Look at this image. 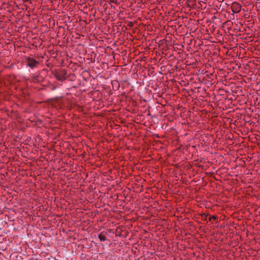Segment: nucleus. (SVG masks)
<instances>
[{
  "mask_svg": "<svg viewBox=\"0 0 260 260\" xmlns=\"http://www.w3.org/2000/svg\"><path fill=\"white\" fill-rule=\"evenodd\" d=\"M231 8L233 14L238 13L241 11V5L236 2H234L232 4Z\"/></svg>",
  "mask_w": 260,
  "mask_h": 260,
  "instance_id": "1",
  "label": "nucleus"
},
{
  "mask_svg": "<svg viewBox=\"0 0 260 260\" xmlns=\"http://www.w3.org/2000/svg\"><path fill=\"white\" fill-rule=\"evenodd\" d=\"M107 232H101L100 234H99L98 235V238L100 240V241L101 242H104V241H107L108 240V239L107 238Z\"/></svg>",
  "mask_w": 260,
  "mask_h": 260,
  "instance_id": "4",
  "label": "nucleus"
},
{
  "mask_svg": "<svg viewBox=\"0 0 260 260\" xmlns=\"http://www.w3.org/2000/svg\"><path fill=\"white\" fill-rule=\"evenodd\" d=\"M56 78L58 80H63L66 79V75L64 73L62 72H58L55 74Z\"/></svg>",
  "mask_w": 260,
  "mask_h": 260,
  "instance_id": "3",
  "label": "nucleus"
},
{
  "mask_svg": "<svg viewBox=\"0 0 260 260\" xmlns=\"http://www.w3.org/2000/svg\"><path fill=\"white\" fill-rule=\"evenodd\" d=\"M210 219H216V217H215V216H212V217L210 218Z\"/></svg>",
  "mask_w": 260,
  "mask_h": 260,
  "instance_id": "6",
  "label": "nucleus"
},
{
  "mask_svg": "<svg viewBox=\"0 0 260 260\" xmlns=\"http://www.w3.org/2000/svg\"><path fill=\"white\" fill-rule=\"evenodd\" d=\"M26 60L27 66L31 68L36 67L39 63L36 59L31 57H27Z\"/></svg>",
  "mask_w": 260,
  "mask_h": 260,
  "instance_id": "2",
  "label": "nucleus"
},
{
  "mask_svg": "<svg viewBox=\"0 0 260 260\" xmlns=\"http://www.w3.org/2000/svg\"><path fill=\"white\" fill-rule=\"evenodd\" d=\"M109 1L111 3H114L116 4L118 3V0H109Z\"/></svg>",
  "mask_w": 260,
  "mask_h": 260,
  "instance_id": "5",
  "label": "nucleus"
}]
</instances>
